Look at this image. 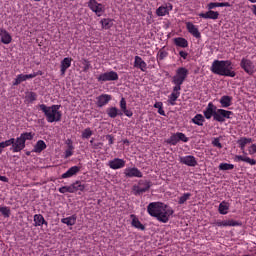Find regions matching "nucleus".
I'll use <instances>...</instances> for the list:
<instances>
[{
    "instance_id": "nucleus-1",
    "label": "nucleus",
    "mask_w": 256,
    "mask_h": 256,
    "mask_svg": "<svg viewBox=\"0 0 256 256\" xmlns=\"http://www.w3.org/2000/svg\"><path fill=\"white\" fill-rule=\"evenodd\" d=\"M233 63L229 60H215L212 63L211 71L214 75L222 77H235L237 72L233 71Z\"/></svg>"
},
{
    "instance_id": "nucleus-2",
    "label": "nucleus",
    "mask_w": 256,
    "mask_h": 256,
    "mask_svg": "<svg viewBox=\"0 0 256 256\" xmlns=\"http://www.w3.org/2000/svg\"><path fill=\"white\" fill-rule=\"evenodd\" d=\"M39 109L44 112L48 123H57L61 121V117H63V114L59 111V109H61V105H52L49 107L45 104H40Z\"/></svg>"
},
{
    "instance_id": "nucleus-3",
    "label": "nucleus",
    "mask_w": 256,
    "mask_h": 256,
    "mask_svg": "<svg viewBox=\"0 0 256 256\" xmlns=\"http://www.w3.org/2000/svg\"><path fill=\"white\" fill-rule=\"evenodd\" d=\"M163 203L160 202H151L147 206V211L151 217L157 218V221H160L161 214L163 213Z\"/></svg>"
},
{
    "instance_id": "nucleus-4",
    "label": "nucleus",
    "mask_w": 256,
    "mask_h": 256,
    "mask_svg": "<svg viewBox=\"0 0 256 256\" xmlns=\"http://www.w3.org/2000/svg\"><path fill=\"white\" fill-rule=\"evenodd\" d=\"M35 134L32 132H24L17 139V144L15 145V151H23L25 149V143L27 141H33Z\"/></svg>"
},
{
    "instance_id": "nucleus-5",
    "label": "nucleus",
    "mask_w": 256,
    "mask_h": 256,
    "mask_svg": "<svg viewBox=\"0 0 256 256\" xmlns=\"http://www.w3.org/2000/svg\"><path fill=\"white\" fill-rule=\"evenodd\" d=\"M152 185L151 181L140 180L138 185L133 186L134 195H143V193H147Z\"/></svg>"
},
{
    "instance_id": "nucleus-6",
    "label": "nucleus",
    "mask_w": 256,
    "mask_h": 256,
    "mask_svg": "<svg viewBox=\"0 0 256 256\" xmlns=\"http://www.w3.org/2000/svg\"><path fill=\"white\" fill-rule=\"evenodd\" d=\"M187 75H189V70L185 67H180L176 70V75L172 77V81L185 83V79H187Z\"/></svg>"
},
{
    "instance_id": "nucleus-7",
    "label": "nucleus",
    "mask_w": 256,
    "mask_h": 256,
    "mask_svg": "<svg viewBox=\"0 0 256 256\" xmlns=\"http://www.w3.org/2000/svg\"><path fill=\"white\" fill-rule=\"evenodd\" d=\"M233 112L225 109H217L216 111V121L218 123H225V119H231Z\"/></svg>"
},
{
    "instance_id": "nucleus-8",
    "label": "nucleus",
    "mask_w": 256,
    "mask_h": 256,
    "mask_svg": "<svg viewBox=\"0 0 256 256\" xmlns=\"http://www.w3.org/2000/svg\"><path fill=\"white\" fill-rule=\"evenodd\" d=\"M11 145L13 153H20L21 150H15V146L17 145V138H10L9 140L0 142V155L3 153V149H5V147H11Z\"/></svg>"
},
{
    "instance_id": "nucleus-9",
    "label": "nucleus",
    "mask_w": 256,
    "mask_h": 256,
    "mask_svg": "<svg viewBox=\"0 0 256 256\" xmlns=\"http://www.w3.org/2000/svg\"><path fill=\"white\" fill-rule=\"evenodd\" d=\"M204 117L205 119H211L213 117L214 121H216L217 117V106L213 104V102H210L204 111Z\"/></svg>"
},
{
    "instance_id": "nucleus-10",
    "label": "nucleus",
    "mask_w": 256,
    "mask_h": 256,
    "mask_svg": "<svg viewBox=\"0 0 256 256\" xmlns=\"http://www.w3.org/2000/svg\"><path fill=\"white\" fill-rule=\"evenodd\" d=\"M119 79V75L115 71L105 72L99 75L98 81H117Z\"/></svg>"
},
{
    "instance_id": "nucleus-11",
    "label": "nucleus",
    "mask_w": 256,
    "mask_h": 256,
    "mask_svg": "<svg viewBox=\"0 0 256 256\" xmlns=\"http://www.w3.org/2000/svg\"><path fill=\"white\" fill-rule=\"evenodd\" d=\"M88 7H89V9H91V11L96 13V15H98V17L101 16V14H99V13L103 12V4L98 3L97 0H89Z\"/></svg>"
},
{
    "instance_id": "nucleus-12",
    "label": "nucleus",
    "mask_w": 256,
    "mask_h": 256,
    "mask_svg": "<svg viewBox=\"0 0 256 256\" xmlns=\"http://www.w3.org/2000/svg\"><path fill=\"white\" fill-rule=\"evenodd\" d=\"M162 209L164 212L162 211L161 213L160 223H167L169 221V217H171L175 211H173V209L169 208L167 205H164Z\"/></svg>"
},
{
    "instance_id": "nucleus-13",
    "label": "nucleus",
    "mask_w": 256,
    "mask_h": 256,
    "mask_svg": "<svg viewBox=\"0 0 256 256\" xmlns=\"http://www.w3.org/2000/svg\"><path fill=\"white\" fill-rule=\"evenodd\" d=\"M240 67L245 71V73H248V75L253 74V62L249 59L243 58L240 62Z\"/></svg>"
},
{
    "instance_id": "nucleus-14",
    "label": "nucleus",
    "mask_w": 256,
    "mask_h": 256,
    "mask_svg": "<svg viewBox=\"0 0 256 256\" xmlns=\"http://www.w3.org/2000/svg\"><path fill=\"white\" fill-rule=\"evenodd\" d=\"M180 163L187 165L188 167H197V159L195 156H185L180 158Z\"/></svg>"
},
{
    "instance_id": "nucleus-15",
    "label": "nucleus",
    "mask_w": 256,
    "mask_h": 256,
    "mask_svg": "<svg viewBox=\"0 0 256 256\" xmlns=\"http://www.w3.org/2000/svg\"><path fill=\"white\" fill-rule=\"evenodd\" d=\"M212 225H217V227H237L241 225V223L231 219V220L218 221V222L212 223Z\"/></svg>"
},
{
    "instance_id": "nucleus-16",
    "label": "nucleus",
    "mask_w": 256,
    "mask_h": 256,
    "mask_svg": "<svg viewBox=\"0 0 256 256\" xmlns=\"http://www.w3.org/2000/svg\"><path fill=\"white\" fill-rule=\"evenodd\" d=\"M106 114L108 117H110V119H115L116 117H122L123 112L117 107L112 106L106 109Z\"/></svg>"
},
{
    "instance_id": "nucleus-17",
    "label": "nucleus",
    "mask_w": 256,
    "mask_h": 256,
    "mask_svg": "<svg viewBox=\"0 0 256 256\" xmlns=\"http://www.w3.org/2000/svg\"><path fill=\"white\" fill-rule=\"evenodd\" d=\"M0 37H1V43L4 45H9L13 41V37H11V34L7 32V30L0 28Z\"/></svg>"
},
{
    "instance_id": "nucleus-18",
    "label": "nucleus",
    "mask_w": 256,
    "mask_h": 256,
    "mask_svg": "<svg viewBox=\"0 0 256 256\" xmlns=\"http://www.w3.org/2000/svg\"><path fill=\"white\" fill-rule=\"evenodd\" d=\"M111 99H112L111 95L101 94L100 96L97 97L96 105L97 107H105V105H107V103H109Z\"/></svg>"
},
{
    "instance_id": "nucleus-19",
    "label": "nucleus",
    "mask_w": 256,
    "mask_h": 256,
    "mask_svg": "<svg viewBox=\"0 0 256 256\" xmlns=\"http://www.w3.org/2000/svg\"><path fill=\"white\" fill-rule=\"evenodd\" d=\"M186 28L188 32H190L191 35H193V37H196V39H201V32H199V29L195 27V25L192 22H187Z\"/></svg>"
},
{
    "instance_id": "nucleus-20",
    "label": "nucleus",
    "mask_w": 256,
    "mask_h": 256,
    "mask_svg": "<svg viewBox=\"0 0 256 256\" xmlns=\"http://www.w3.org/2000/svg\"><path fill=\"white\" fill-rule=\"evenodd\" d=\"M198 15L202 19H213V20L219 19V12L218 11H213V10H209L206 13H200Z\"/></svg>"
},
{
    "instance_id": "nucleus-21",
    "label": "nucleus",
    "mask_w": 256,
    "mask_h": 256,
    "mask_svg": "<svg viewBox=\"0 0 256 256\" xmlns=\"http://www.w3.org/2000/svg\"><path fill=\"white\" fill-rule=\"evenodd\" d=\"M109 167L110 169H122V167H125V160L115 158L109 162Z\"/></svg>"
},
{
    "instance_id": "nucleus-22",
    "label": "nucleus",
    "mask_w": 256,
    "mask_h": 256,
    "mask_svg": "<svg viewBox=\"0 0 256 256\" xmlns=\"http://www.w3.org/2000/svg\"><path fill=\"white\" fill-rule=\"evenodd\" d=\"M73 61V58L66 57L61 61L60 67H61V75H64L67 72V69L71 67V62Z\"/></svg>"
},
{
    "instance_id": "nucleus-23",
    "label": "nucleus",
    "mask_w": 256,
    "mask_h": 256,
    "mask_svg": "<svg viewBox=\"0 0 256 256\" xmlns=\"http://www.w3.org/2000/svg\"><path fill=\"white\" fill-rule=\"evenodd\" d=\"M81 171V167L72 166L66 173L62 174L61 179H68V177H73V175H77Z\"/></svg>"
},
{
    "instance_id": "nucleus-24",
    "label": "nucleus",
    "mask_w": 256,
    "mask_h": 256,
    "mask_svg": "<svg viewBox=\"0 0 256 256\" xmlns=\"http://www.w3.org/2000/svg\"><path fill=\"white\" fill-rule=\"evenodd\" d=\"M127 177H143V173L137 168H127L124 172Z\"/></svg>"
},
{
    "instance_id": "nucleus-25",
    "label": "nucleus",
    "mask_w": 256,
    "mask_h": 256,
    "mask_svg": "<svg viewBox=\"0 0 256 256\" xmlns=\"http://www.w3.org/2000/svg\"><path fill=\"white\" fill-rule=\"evenodd\" d=\"M130 217L132 219V227H135V229H140V231H145V225H143L141 221H139V218H137L135 214H131Z\"/></svg>"
},
{
    "instance_id": "nucleus-26",
    "label": "nucleus",
    "mask_w": 256,
    "mask_h": 256,
    "mask_svg": "<svg viewBox=\"0 0 256 256\" xmlns=\"http://www.w3.org/2000/svg\"><path fill=\"white\" fill-rule=\"evenodd\" d=\"M34 227H41L43 225H48L47 221L41 214L34 215Z\"/></svg>"
},
{
    "instance_id": "nucleus-27",
    "label": "nucleus",
    "mask_w": 256,
    "mask_h": 256,
    "mask_svg": "<svg viewBox=\"0 0 256 256\" xmlns=\"http://www.w3.org/2000/svg\"><path fill=\"white\" fill-rule=\"evenodd\" d=\"M134 67L145 71L147 69V63H145V61H143V58H141L140 56H135Z\"/></svg>"
},
{
    "instance_id": "nucleus-28",
    "label": "nucleus",
    "mask_w": 256,
    "mask_h": 256,
    "mask_svg": "<svg viewBox=\"0 0 256 256\" xmlns=\"http://www.w3.org/2000/svg\"><path fill=\"white\" fill-rule=\"evenodd\" d=\"M47 149V144H45V141L38 140L37 143L34 146L33 152L34 153H42Z\"/></svg>"
},
{
    "instance_id": "nucleus-29",
    "label": "nucleus",
    "mask_w": 256,
    "mask_h": 256,
    "mask_svg": "<svg viewBox=\"0 0 256 256\" xmlns=\"http://www.w3.org/2000/svg\"><path fill=\"white\" fill-rule=\"evenodd\" d=\"M174 45H176V47H182L183 49H185L189 47V42L183 37H178L174 39Z\"/></svg>"
},
{
    "instance_id": "nucleus-30",
    "label": "nucleus",
    "mask_w": 256,
    "mask_h": 256,
    "mask_svg": "<svg viewBox=\"0 0 256 256\" xmlns=\"http://www.w3.org/2000/svg\"><path fill=\"white\" fill-rule=\"evenodd\" d=\"M61 222L68 225V227H73L77 223V215L74 214L70 217L62 218Z\"/></svg>"
},
{
    "instance_id": "nucleus-31",
    "label": "nucleus",
    "mask_w": 256,
    "mask_h": 256,
    "mask_svg": "<svg viewBox=\"0 0 256 256\" xmlns=\"http://www.w3.org/2000/svg\"><path fill=\"white\" fill-rule=\"evenodd\" d=\"M232 101H233V97L225 95L221 97L220 105L224 108L231 107Z\"/></svg>"
},
{
    "instance_id": "nucleus-32",
    "label": "nucleus",
    "mask_w": 256,
    "mask_h": 256,
    "mask_svg": "<svg viewBox=\"0 0 256 256\" xmlns=\"http://www.w3.org/2000/svg\"><path fill=\"white\" fill-rule=\"evenodd\" d=\"M215 7H232L229 2H211L208 4V9H215Z\"/></svg>"
},
{
    "instance_id": "nucleus-33",
    "label": "nucleus",
    "mask_w": 256,
    "mask_h": 256,
    "mask_svg": "<svg viewBox=\"0 0 256 256\" xmlns=\"http://www.w3.org/2000/svg\"><path fill=\"white\" fill-rule=\"evenodd\" d=\"M241 151H245V145H247L248 143H253V139L251 138H246V137H241L238 141H237Z\"/></svg>"
},
{
    "instance_id": "nucleus-34",
    "label": "nucleus",
    "mask_w": 256,
    "mask_h": 256,
    "mask_svg": "<svg viewBox=\"0 0 256 256\" xmlns=\"http://www.w3.org/2000/svg\"><path fill=\"white\" fill-rule=\"evenodd\" d=\"M235 160L236 161H243L244 163H249V165H256V160L255 159H251L249 157H244V156H241V155H236Z\"/></svg>"
},
{
    "instance_id": "nucleus-35",
    "label": "nucleus",
    "mask_w": 256,
    "mask_h": 256,
    "mask_svg": "<svg viewBox=\"0 0 256 256\" xmlns=\"http://www.w3.org/2000/svg\"><path fill=\"white\" fill-rule=\"evenodd\" d=\"M192 123L198 125L199 127H203V123H205V117L201 114H196V117L192 119Z\"/></svg>"
},
{
    "instance_id": "nucleus-36",
    "label": "nucleus",
    "mask_w": 256,
    "mask_h": 256,
    "mask_svg": "<svg viewBox=\"0 0 256 256\" xmlns=\"http://www.w3.org/2000/svg\"><path fill=\"white\" fill-rule=\"evenodd\" d=\"M218 211L220 215H227V211H229V203L223 201L220 203Z\"/></svg>"
},
{
    "instance_id": "nucleus-37",
    "label": "nucleus",
    "mask_w": 256,
    "mask_h": 256,
    "mask_svg": "<svg viewBox=\"0 0 256 256\" xmlns=\"http://www.w3.org/2000/svg\"><path fill=\"white\" fill-rule=\"evenodd\" d=\"M101 25L103 29H111L113 27V20L109 18H104L101 20Z\"/></svg>"
},
{
    "instance_id": "nucleus-38",
    "label": "nucleus",
    "mask_w": 256,
    "mask_h": 256,
    "mask_svg": "<svg viewBox=\"0 0 256 256\" xmlns=\"http://www.w3.org/2000/svg\"><path fill=\"white\" fill-rule=\"evenodd\" d=\"M156 15H158V17H165V15H169V9H167L165 6H160L156 10Z\"/></svg>"
},
{
    "instance_id": "nucleus-39",
    "label": "nucleus",
    "mask_w": 256,
    "mask_h": 256,
    "mask_svg": "<svg viewBox=\"0 0 256 256\" xmlns=\"http://www.w3.org/2000/svg\"><path fill=\"white\" fill-rule=\"evenodd\" d=\"M218 168L220 171H231L235 169V165L229 163H221Z\"/></svg>"
},
{
    "instance_id": "nucleus-40",
    "label": "nucleus",
    "mask_w": 256,
    "mask_h": 256,
    "mask_svg": "<svg viewBox=\"0 0 256 256\" xmlns=\"http://www.w3.org/2000/svg\"><path fill=\"white\" fill-rule=\"evenodd\" d=\"M59 193H75V187L72 186H63L59 188Z\"/></svg>"
},
{
    "instance_id": "nucleus-41",
    "label": "nucleus",
    "mask_w": 256,
    "mask_h": 256,
    "mask_svg": "<svg viewBox=\"0 0 256 256\" xmlns=\"http://www.w3.org/2000/svg\"><path fill=\"white\" fill-rule=\"evenodd\" d=\"M72 187H74V193L77 191H85V185L81 184V181L74 182Z\"/></svg>"
},
{
    "instance_id": "nucleus-42",
    "label": "nucleus",
    "mask_w": 256,
    "mask_h": 256,
    "mask_svg": "<svg viewBox=\"0 0 256 256\" xmlns=\"http://www.w3.org/2000/svg\"><path fill=\"white\" fill-rule=\"evenodd\" d=\"M179 95H181V92H172L169 96V103L170 105H175V101L179 99Z\"/></svg>"
},
{
    "instance_id": "nucleus-43",
    "label": "nucleus",
    "mask_w": 256,
    "mask_h": 256,
    "mask_svg": "<svg viewBox=\"0 0 256 256\" xmlns=\"http://www.w3.org/2000/svg\"><path fill=\"white\" fill-rule=\"evenodd\" d=\"M0 213H2L3 217L9 218L11 217V208L7 206L0 207Z\"/></svg>"
},
{
    "instance_id": "nucleus-44",
    "label": "nucleus",
    "mask_w": 256,
    "mask_h": 256,
    "mask_svg": "<svg viewBox=\"0 0 256 256\" xmlns=\"http://www.w3.org/2000/svg\"><path fill=\"white\" fill-rule=\"evenodd\" d=\"M179 141V135L178 132L176 134H173L167 141L169 145H176L177 142Z\"/></svg>"
},
{
    "instance_id": "nucleus-45",
    "label": "nucleus",
    "mask_w": 256,
    "mask_h": 256,
    "mask_svg": "<svg viewBox=\"0 0 256 256\" xmlns=\"http://www.w3.org/2000/svg\"><path fill=\"white\" fill-rule=\"evenodd\" d=\"M82 65H84L83 67V72L87 73L89 71V69L91 68V62L85 58H82Z\"/></svg>"
},
{
    "instance_id": "nucleus-46",
    "label": "nucleus",
    "mask_w": 256,
    "mask_h": 256,
    "mask_svg": "<svg viewBox=\"0 0 256 256\" xmlns=\"http://www.w3.org/2000/svg\"><path fill=\"white\" fill-rule=\"evenodd\" d=\"M191 198V193H184L178 200L179 205H183L188 199Z\"/></svg>"
},
{
    "instance_id": "nucleus-47",
    "label": "nucleus",
    "mask_w": 256,
    "mask_h": 256,
    "mask_svg": "<svg viewBox=\"0 0 256 256\" xmlns=\"http://www.w3.org/2000/svg\"><path fill=\"white\" fill-rule=\"evenodd\" d=\"M172 83L175 85L173 87V93H180L179 91H181V86L183 85V82H178L176 80H172Z\"/></svg>"
},
{
    "instance_id": "nucleus-48",
    "label": "nucleus",
    "mask_w": 256,
    "mask_h": 256,
    "mask_svg": "<svg viewBox=\"0 0 256 256\" xmlns=\"http://www.w3.org/2000/svg\"><path fill=\"white\" fill-rule=\"evenodd\" d=\"M93 135V130L91 128H86L82 132V139H89Z\"/></svg>"
},
{
    "instance_id": "nucleus-49",
    "label": "nucleus",
    "mask_w": 256,
    "mask_h": 256,
    "mask_svg": "<svg viewBox=\"0 0 256 256\" xmlns=\"http://www.w3.org/2000/svg\"><path fill=\"white\" fill-rule=\"evenodd\" d=\"M23 81H25V76H24V74H20L17 76V78L13 82V85L14 86L21 85V83H23Z\"/></svg>"
},
{
    "instance_id": "nucleus-50",
    "label": "nucleus",
    "mask_w": 256,
    "mask_h": 256,
    "mask_svg": "<svg viewBox=\"0 0 256 256\" xmlns=\"http://www.w3.org/2000/svg\"><path fill=\"white\" fill-rule=\"evenodd\" d=\"M167 55H169L167 53V51L160 49L159 52H158V61H163V59H165V57H167Z\"/></svg>"
},
{
    "instance_id": "nucleus-51",
    "label": "nucleus",
    "mask_w": 256,
    "mask_h": 256,
    "mask_svg": "<svg viewBox=\"0 0 256 256\" xmlns=\"http://www.w3.org/2000/svg\"><path fill=\"white\" fill-rule=\"evenodd\" d=\"M120 109L121 112L127 109V101L123 97L120 100Z\"/></svg>"
},
{
    "instance_id": "nucleus-52",
    "label": "nucleus",
    "mask_w": 256,
    "mask_h": 256,
    "mask_svg": "<svg viewBox=\"0 0 256 256\" xmlns=\"http://www.w3.org/2000/svg\"><path fill=\"white\" fill-rule=\"evenodd\" d=\"M212 145L214 147H218V149H223V144H221L219 138H215L213 141H212Z\"/></svg>"
},
{
    "instance_id": "nucleus-53",
    "label": "nucleus",
    "mask_w": 256,
    "mask_h": 256,
    "mask_svg": "<svg viewBox=\"0 0 256 256\" xmlns=\"http://www.w3.org/2000/svg\"><path fill=\"white\" fill-rule=\"evenodd\" d=\"M28 99H29L30 103H33V101H37V93L30 92L28 94Z\"/></svg>"
},
{
    "instance_id": "nucleus-54",
    "label": "nucleus",
    "mask_w": 256,
    "mask_h": 256,
    "mask_svg": "<svg viewBox=\"0 0 256 256\" xmlns=\"http://www.w3.org/2000/svg\"><path fill=\"white\" fill-rule=\"evenodd\" d=\"M178 141H183V143H187L189 141V138L185 136L183 133L178 132Z\"/></svg>"
},
{
    "instance_id": "nucleus-55",
    "label": "nucleus",
    "mask_w": 256,
    "mask_h": 256,
    "mask_svg": "<svg viewBox=\"0 0 256 256\" xmlns=\"http://www.w3.org/2000/svg\"><path fill=\"white\" fill-rule=\"evenodd\" d=\"M106 139L109 142V145H113V143H115V137L113 135H106Z\"/></svg>"
},
{
    "instance_id": "nucleus-56",
    "label": "nucleus",
    "mask_w": 256,
    "mask_h": 256,
    "mask_svg": "<svg viewBox=\"0 0 256 256\" xmlns=\"http://www.w3.org/2000/svg\"><path fill=\"white\" fill-rule=\"evenodd\" d=\"M126 115V117H133V111L128 110L127 108L125 110H122V114Z\"/></svg>"
},
{
    "instance_id": "nucleus-57",
    "label": "nucleus",
    "mask_w": 256,
    "mask_h": 256,
    "mask_svg": "<svg viewBox=\"0 0 256 256\" xmlns=\"http://www.w3.org/2000/svg\"><path fill=\"white\" fill-rule=\"evenodd\" d=\"M101 147H103V143L98 142L93 144L92 149H101Z\"/></svg>"
},
{
    "instance_id": "nucleus-58",
    "label": "nucleus",
    "mask_w": 256,
    "mask_h": 256,
    "mask_svg": "<svg viewBox=\"0 0 256 256\" xmlns=\"http://www.w3.org/2000/svg\"><path fill=\"white\" fill-rule=\"evenodd\" d=\"M179 55H180V57H182V59H187L189 53H187V52L181 50V51L179 52Z\"/></svg>"
},
{
    "instance_id": "nucleus-59",
    "label": "nucleus",
    "mask_w": 256,
    "mask_h": 256,
    "mask_svg": "<svg viewBox=\"0 0 256 256\" xmlns=\"http://www.w3.org/2000/svg\"><path fill=\"white\" fill-rule=\"evenodd\" d=\"M161 107H163V102H156V103L154 104V108H155V109L160 110Z\"/></svg>"
},
{
    "instance_id": "nucleus-60",
    "label": "nucleus",
    "mask_w": 256,
    "mask_h": 256,
    "mask_svg": "<svg viewBox=\"0 0 256 256\" xmlns=\"http://www.w3.org/2000/svg\"><path fill=\"white\" fill-rule=\"evenodd\" d=\"M71 155H73V151L72 150H66L65 151V158L68 159V157H71Z\"/></svg>"
},
{
    "instance_id": "nucleus-61",
    "label": "nucleus",
    "mask_w": 256,
    "mask_h": 256,
    "mask_svg": "<svg viewBox=\"0 0 256 256\" xmlns=\"http://www.w3.org/2000/svg\"><path fill=\"white\" fill-rule=\"evenodd\" d=\"M0 181H3V183H9V178H7V176L0 175Z\"/></svg>"
},
{
    "instance_id": "nucleus-62",
    "label": "nucleus",
    "mask_w": 256,
    "mask_h": 256,
    "mask_svg": "<svg viewBox=\"0 0 256 256\" xmlns=\"http://www.w3.org/2000/svg\"><path fill=\"white\" fill-rule=\"evenodd\" d=\"M158 113H159V115H163V117H165V110H163V107H161V108L158 110Z\"/></svg>"
},
{
    "instance_id": "nucleus-63",
    "label": "nucleus",
    "mask_w": 256,
    "mask_h": 256,
    "mask_svg": "<svg viewBox=\"0 0 256 256\" xmlns=\"http://www.w3.org/2000/svg\"><path fill=\"white\" fill-rule=\"evenodd\" d=\"M251 149H252L253 153H256V144H252Z\"/></svg>"
},
{
    "instance_id": "nucleus-64",
    "label": "nucleus",
    "mask_w": 256,
    "mask_h": 256,
    "mask_svg": "<svg viewBox=\"0 0 256 256\" xmlns=\"http://www.w3.org/2000/svg\"><path fill=\"white\" fill-rule=\"evenodd\" d=\"M253 14L256 16V5H253V10H252Z\"/></svg>"
}]
</instances>
